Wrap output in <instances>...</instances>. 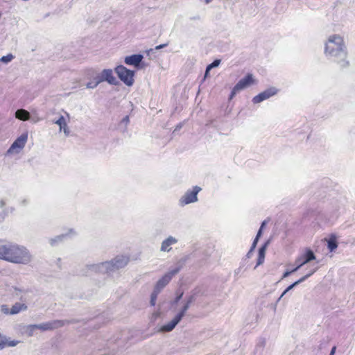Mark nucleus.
Here are the masks:
<instances>
[{
    "mask_svg": "<svg viewBox=\"0 0 355 355\" xmlns=\"http://www.w3.org/2000/svg\"><path fill=\"white\" fill-rule=\"evenodd\" d=\"M33 257L29 250L15 243L0 245V259L16 264L27 265L33 261Z\"/></svg>",
    "mask_w": 355,
    "mask_h": 355,
    "instance_id": "obj_1",
    "label": "nucleus"
},
{
    "mask_svg": "<svg viewBox=\"0 0 355 355\" xmlns=\"http://www.w3.org/2000/svg\"><path fill=\"white\" fill-rule=\"evenodd\" d=\"M324 53L329 59L336 62L341 68L346 67L349 64L347 60L346 46L343 38L338 35L329 37L325 44Z\"/></svg>",
    "mask_w": 355,
    "mask_h": 355,
    "instance_id": "obj_2",
    "label": "nucleus"
},
{
    "mask_svg": "<svg viewBox=\"0 0 355 355\" xmlns=\"http://www.w3.org/2000/svg\"><path fill=\"white\" fill-rule=\"evenodd\" d=\"M128 261L129 258L128 257L118 255L111 261L87 266V271L85 275H91L92 273L110 274L124 268Z\"/></svg>",
    "mask_w": 355,
    "mask_h": 355,
    "instance_id": "obj_3",
    "label": "nucleus"
},
{
    "mask_svg": "<svg viewBox=\"0 0 355 355\" xmlns=\"http://www.w3.org/2000/svg\"><path fill=\"white\" fill-rule=\"evenodd\" d=\"M75 320H55L46 322L35 324L36 329L42 331H52L64 325L75 323Z\"/></svg>",
    "mask_w": 355,
    "mask_h": 355,
    "instance_id": "obj_4",
    "label": "nucleus"
},
{
    "mask_svg": "<svg viewBox=\"0 0 355 355\" xmlns=\"http://www.w3.org/2000/svg\"><path fill=\"white\" fill-rule=\"evenodd\" d=\"M119 78L127 86L134 83L135 71L130 70L123 65H119L114 69Z\"/></svg>",
    "mask_w": 355,
    "mask_h": 355,
    "instance_id": "obj_5",
    "label": "nucleus"
},
{
    "mask_svg": "<svg viewBox=\"0 0 355 355\" xmlns=\"http://www.w3.org/2000/svg\"><path fill=\"white\" fill-rule=\"evenodd\" d=\"M28 140V133L25 132L21 134L17 137L15 141L12 144L10 147L7 150V155H13L19 153L25 146Z\"/></svg>",
    "mask_w": 355,
    "mask_h": 355,
    "instance_id": "obj_6",
    "label": "nucleus"
},
{
    "mask_svg": "<svg viewBox=\"0 0 355 355\" xmlns=\"http://www.w3.org/2000/svg\"><path fill=\"white\" fill-rule=\"evenodd\" d=\"M201 191L198 186L193 187L192 190H188L180 199V204L182 206L198 201V193Z\"/></svg>",
    "mask_w": 355,
    "mask_h": 355,
    "instance_id": "obj_7",
    "label": "nucleus"
},
{
    "mask_svg": "<svg viewBox=\"0 0 355 355\" xmlns=\"http://www.w3.org/2000/svg\"><path fill=\"white\" fill-rule=\"evenodd\" d=\"M182 268V266L177 267L176 268L171 270L166 273L161 279H159L155 286V288L159 292L171 282L172 277L179 272Z\"/></svg>",
    "mask_w": 355,
    "mask_h": 355,
    "instance_id": "obj_8",
    "label": "nucleus"
},
{
    "mask_svg": "<svg viewBox=\"0 0 355 355\" xmlns=\"http://www.w3.org/2000/svg\"><path fill=\"white\" fill-rule=\"evenodd\" d=\"M278 91V89H277L276 87H271L253 97L252 102L254 104L259 103L276 95Z\"/></svg>",
    "mask_w": 355,
    "mask_h": 355,
    "instance_id": "obj_9",
    "label": "nucleus"
},
{
    "mask_svg": "<svg viewBox=\"0 0 355 355\" xmlns=\"http://www.w3.org/2000/svg\"><path fill=\"white\" fill-rule=\"evenodd\" d=\"M315 255L311 250L306 249L305 252L296 259L295 264L302 267L310 261L315 260Z\"/></svg>",
    "mask_w": 355,
    "mask_h": 355,
    "instance_id": "obj_10",
    "label": "nucleus"
},
{
    "mask_svg": "<svg viewBox=\"0 0 355 355\" xmlns=\"http://www.w3.org/2000/svg\"><path fill=\"white\" fill-rule=\"evenodd\" d=\"M144 58L141 54H133L125 58L124 62L128 65H132L136 68H140V64Z\"/></svg>",
    "mask_w": 355,
    "mask_h": 355,
    "instance_id": "obj_11",
    "label": "nucleus"
},
{
    "mask_svg": "<svg viewBox=\"0 0 355 355\" xmlns=\"http://www.w3.org/2000/svg\"><path fill=\"white\" fill-rule=\"evenodd\" d=\"M254 83L253 76L251 73L247 74L243 78L241 79L236 85V89L241 91Z\"/></svg>",
    "mask_w": 355,
    "mask_h": 355,
    "instance_id": "obj_12",
    "label": "nucleus"
},
{
    "mask_svg": "<svg viewBox=\"0 0 355 355\" xmlns=\"http://www.w3.org/2000/svg\"><path fill=\"white\" fill-rule=\"evenodd\" d=\"M20 343L19 340H11L10 338L5 335L0 334V349L6 347H12L17 346Z\"/></svg>",
    "mask_w": 355,
    "mask_h": 355,
    "instance_id": "obj_13",
    "label": "nucleus"
},
{
    "mask_svg": "<svg viewBox=\"0 0 355 355\" xmlns=\"http://www.w3.org/2000/svg\"><path fill=\"white\" fill-rule=\"evenodd\" d=\"M178 243V239L172 236H169L164 240L161 244L160 251L169 252L171 250V245Z\"/></svg>",
    "mask_w": 355,
    "mask_h": 355,
    "instance_id": "obj_14",
    "label": "nucleus"
},
{
    "mask_svg": "<svg viewBox=\"0 0 355 355\" xmlns=\"http://www.w3.org/2000/svg\"><path fill=\"white\" fill-rule=\"evenodd\" d=\"M103 79L105 81L107 82L110 85H116L119 82L117 81L116 78L113 75V71L110 69H103L101 71Z\"/></svg>",
    "mask_w": 355,
    "mask_h": 355,
    "instance_id": "obj_15",
    "label": "nucleus"
},
{
    "mask_svg": "<svg viewBox=\"0 0 355 355\" xmlns=\"http://www.w3.org/2000/svg\"><path fill=\"white\" fill-rule=\"evenodd\" d=\"M36 329L35 324H20L19 330L22 335L28 337H31L34 335V331Z\"/></svg>",
    "mask_w": 355,
    "mask_h": 355,
    "instance_id": "obj_16",
    "label": "nucleus"
},
{
    "mask_svg": "<svg viewBox=\"0 0 355 355\" xmlns=\"http://www.w3.org/2000/svg\"><path fill=\"white\" fill-rule=\"evenodd\" d=\"M180 321L181 320L180 318H178L177 316H175L171 321L163 325L161 327L160 331L164 332L171 331Z\"/></svg>",
    "mask_w": 355,
    "mask_h": 355,
    "instance_id": "obj_17",
    "label": "nucleus"
},
{
    "mask_svg": "<svg viewBox=\"0 0 355 355\" xmlns=\"http://www.w3.org/2000/svg\"><path fill=\"white\" fill-rule=\"evenodd\" d=\"M270 241H267L259 249V254L257 262V266L261 265L264 262L266 251L268 245H269Z\"/></svg>",
    "mask_w": 355,
    "mask_h": 355,
    "instance_id": "obj_18",
    "label": "nucleus"
},
{
    "mask_svg": "<svg viewBox=\"0 0 355 355\" xmlns=\"http://www.w3.org/2000/svg\"><path fill=\"white\" fill-rule=\"evenodd\" d=\"M28 309V306L25 303L16 302L10 309V314L16 315L21 311Z\"/></svg>",
    "mask_w": 355,
    "mask_h": 355,
    "instance_id": "obj_19",
    "label": "nucleus"
},
{
    "mask_svg": "<svg viewBox=\"0 0 355 355\" xmlns=\"http://www.w3.org/2000/svg\"><path fill=\"white\" fill-rule=\"evenodd\" d=\"M55 123L59 125L60 131L63 130L64 133L67 136L69 134V128H67V122L63 116H60V118L55 121Z\"/></svg>",
    "mask_w": 355,
    "mask_h": 355,
    "instance_id": "obj_20",
    "label": "nucleus"
},
{
    "mask_svg": "<svg viewBox=\"0 0 355 355\" xmlns=\"http://www.w3.org/2000/svg\"><path fill=\"white\" fill-rule=\"evenodd\" d=\"M69 234H76V232L73 231V230H70L68 234H62L58 236H56L54 238L50 239L49 242L51 245L54 246L59 242H61L64 238L68 236Z\"/></svg>",
    "mask_w": 355,
    "mask_h": 355,
    "instance_id": "obj_21",
    "label": "nucleus"
},
{
    "mask_svg": "<svg viewBox=\"0 0 355 355\" xmlns=\"http://www.w3.org/2000/svg\"><path fill=\"white\" fill-rule=\"evenodd\" d=\"M15 117L21 121H27L30 119V113L24 109H19L15 112Z\"/></svg>",
    "mask_w": 355,
    "mask_h": 355,
    "instance_id": "obj_22",
    "label": "nucleus"
},
{
    "mask_svg": "<svg viewBox=\"0 0 355 355\" xmlns=\"http://www.w3.org/2000/svg\"><path fill=\"white\" fill-rule=\"evenodd\" d=\"M327 241V248L330 252L334 251L338 248V243L336 236H331Z\"/></svg>",
    "mask_w": 355,
    "mask_h": 355,
    "instance_id": "obj_23",
    "label": "nucleus"
},
{
    "mask_svg": "<svg viewBox=\"0 0 355 355\" xmlns=\"http://www.w3.org/2000/svg\"><path fill=\"white\" fill-rule=\"evenodd\" d=\"M189 307H190V305L189 304H187V302H185V304L182 306V309L180 311V312L175 316H177L178 318L182 320V318L185 315L186 312L189 309Z\"/></svg>",
    "mask_w": 355,
    "mask_h": 355,
    "instance_id": "obj_24",
    "label": "nucleus"
},
{
    "mask_svg": "<svg viewBox=\"0 0 355 355\" xmlns=\"http://www.w3.org/2000/svg\"><path fill=\"white\" fill-rule=\"evenodd\" d=\"M220 63V60L216 59V60H214L211 64H209L207 66V71H210L213 68L218 67Z\"/></svg>",
    "mask_w": 355,
    "mask_h": 355,
    "instance_id": "obj_25",
    "label": "nucleus"
},
{
    "mask_svg": "<svg viewBox=\"0 0 355 355\" xmlns=\"http://www.w3.org/2000/svg\"><path fill=\"white\" fill-rule=\"evenodd\" d=\"M14 58V56L12 54H8L7 55L2 56L0 58V61L4 62V63H8L12 60Z\"/></svg>",
    "mask_w": 355,
    "mask_h": 355,
    "instance_id": "obj_26",
    "label": "nucleus"
},
{
    "mask_svg": "<svg viewBox=\"0 0 355 355\" xmlns=\"http://www.w3.org/2000/svg\"><path fill=\"white\" fill-rule=\"evenodd\" d=\"M94 80L95 85L96 86H98V85L100 84L101 83L104 82L105 80L103 79V76L102 73H101L99 75L96 76L94 78Z\"/></svg>",
    "mask_w": 355,
    "mask_h": 355,
    "instance_id": "obj_27",
    "label": "nucleus"
},
{
    "mask_svg": "<svg viewBox=\"0 0 355 355\" xmlns=\"http://www.w3.org/2000/svg\"><path fill=\"white\" fill-rule=\"evenodd\" d=\"M1 311L5 314H10V309H9L8 305L3 304L1 306Z\"/></svg>",
    "mask_w": 355,
    "mask_h": 355,
    "instance_id": "obj_28",
    "label": "nucleus"
},
{
    "mask_svg": "<svg viewBox=\"0 0 355 355\" xmlns=\"http://www.w3.org/2000/svg\"><path fill=\"white\" fill-rule=\"evenodd\" d=\"M256 246H257V244H256V243H252V246H251V248H250V250L248 251V253H247V254H246V257H247L248 258H250V257H252V254H253V252H254V249H255Z\"/></svg>",
    "mask_w": 355,
    "mask_h": 355,
    "instance_id": "obj_29",
    "label": "nucleus"
},
{
    "mask_svg": "<svg viewBox=\"0 0 355 355\" xmlns=\"http://www.w3.org/2000/svg\"><path fill=\"white\" fill-rule=\"evenodd\" d=\"M196 300V293H193L190 296H189L187 299L186 302L191 305Z\"/></svg>",
    "mask_w": 355,
    "mask_h": 355,
    "instance_id": "obj_30",
    "label": "nucleus"
},
{
    "mask_svg": "<svg viewBox=\"0 0 355 355\" xmlns=\"http://www.w3.org/2000/svg\"><path fill=\"white\" fill-rule=\"evenodd\" d=\"M262 232H263V229H262V227H260L259 231H258V232H257V236H256L255 239L253 241L254 243L257 244V242H258L259 238L261 237V236L262 234Z\"/></svg>",
    "mask_w": 355,
    "mask_h": 355,
    "instance_id": "obj_31",
    "label": "nucleus"
},
{
    "mask_svg": "<svg viewBox=\"0 0 355 355\" xmlns=\"http://www.w3.org/2000/svg\"><path fill=\"white\" fill-rule=\"evenodd\" d=\"M309 277H311V274H306V275L303 276L302 277H301L295 282L297 284V285H299L300 284L302 283L306 279H307Z\"/></svg>",
    "mask_w": 355,
    "mask_h": 355,
    "instance_id": "obj_32",
    "label": "nucleus"
},
{
    "mask_svg": "<svg viewBox=\"0 0 355 355\" xmlns=\"http://www.w3.org/2000/svg\"><path fill=\"white\" fill-rule=\"evenodd\" d=\"M240 91L239 89H236V87L234 86L233 87V89H232V92L230 93V99H232L234 98V96L238 93Z\"/></svg>",
    "mask_w": 355,
    "mask_h": 355,
    "instance_id": "obj_33",
    "label": "nucleus"
},
{
    "mask_svg": "<svg viewBox=\"0 0 355 355\" xmlns=\"http://www.w3.org/2000/svg\"><path fill=\"white\" fill-rule=\"evenodd\" d=\"M160 292L154 288L153 293H151L150 297L157 300V295Z\"/></svg>",
    "mask_w": 355,
    "mask_h": 355,
    "instance_id": "obj_34",
    "label": "nucleus"
},
{
    "mask_svg": "<svg viewBox=\"0 0 355 355\" xmlns=\"http://www.w3.org/2000/svg\"><path fill=\"white\" fill-rule=\"evenodd\" d=\"M97 86L95 85L94 80L92 82H89L86 85V87L88 89H94Z\"/></svg>",
    "mask_w": 355,
    "mask_h": 355,
    "instance_id": "obj_35",
    "label": "nucleus"
},
{
    "mask_svg": "<svg viewBox=\"0 0 355 355\" xmlns=\"http://www.w3.org/2000/svg\"><path fill=\"white\" fill-rule=\"evenodd\" d=\"M183 294H184L183 292H181L179 294H178L174 300L173 303L177 304L180 300V299L182 297Z\"/></svg>",
    "mask_w": 355,
    "mask_h": 355,
    "instance_id": "obj_36",
    "label": "nucleus"
},
{
    "mask_svg": "<svg viewBox=\"0 0 355 355\" xmlns=\"http://www.w3.org/2000/svg\"><path fill=\"white\" fill-rule=\"evenodd\" d=\"M130 122V119H129V116H125L122 120H121V123H124L125 125L126 126L128 123Z\"/></svg>",
    "mask_w": 355,
    "mask_h": 355,
    "instance_id": "obj_37",
    "label": "nucleus"
},
{
    "mask_svg": "<svg viewBox=\"0 0 355 355\" xmlns=\"http://www.w3.org/2000/svg\"><path fill=\"white\" fill-rule=\"evenodd\" d=\"M297 285V284L295 282L293 283L292 284H291L290 286H288L286 288V292H288L289 291L292 290L293 288H295Z\"/></svg>",
    "mask_w": 355,
    "mask_h": 355,
    "instance_id": "obj_38",
    "label": "nucleus"
},
{
    "mask_svg": "<svg viewBox=\"0 0 355 355\" xmlns=\"http://www.w3.org/2000/svg\"><path fill=\"white\" fill-rule=\"evenodd\" d=\"M291 274H292L291 270H286V271L283 274V276H282V279H284V278H286V277H288Z\"/></svg>",
    "mask_w": 355,
    "mask_h": 355,
    "instance_id": "obj_39",
    "label": "nucleus"
},
{
    "mask_svg": "<svg viewBox=\"0 0 355 355\" xmlns=\"http://www.w3.org/2000/svg\"><path fill=\"white\" fill-rule=\"evenodd\" d=\"M318 269V266H315V268L310 270V272L308 274H311V276L313 275Z\"/></svg>",
    "mask_w": 355,
    "mask_h": 355,
    "instance_id": "obj_40",
    "label": "nucleus"
},
{
    "mask_svg": "<svg viewBox=\"0 0 355 355\" xmlns=\"http://www.w3.org/2000/svg\"><path fill=\"white\" fill-rule=\"evenodd\" d=\"M167 45H168V44H167V43H166V44H160V45H158V46H157L155 47V49H156V50L161 49H162V48H164V47L166 46Z\"/></svg>",
    "mask_w": 355,
    "mask_h": 355,
    "instance_id": "obj_41",
    "label": "nucleus"
},
{
    "mask_svg": "<svg viewBox=\"0 0 355 355\" xmlns=\"http://www.w3.org/2000/svg\"><path fill=\"white\" fill-rule=\"evenodd\" d=\"M300 268H301V267H300V266H299V265H298V264H296V267H295V268H294L293 270H291V273H293V272H295L297 271Z\"/></svg>",
    "mask_w": 355,
    "mask_h": 355,
    "instance_id": "obj_42",
    "label": "nucleus"
},
{
    "mask_svg": "<svg viewBox=\"0 0 355 355\" xmlns=\"http://www.w3.org/2000/svg\"><path fill=\"white\" fill-rule=\"evenodd\" d=\"M336 347L334 346L331 348V350L329 353V355H334L335 352H336Z\"/></svg>",
    "mask_w": 355,
    "mask_h": 355,
    "instance_id": "obj_43",
    "label": "nucleus"
},
{
    "mask_svg": "<svg viewBox=\"0 0 355 355\" xmlns=\"http://www.w3.org/2000/svg\"><path fill=\"white\" fill-rule=\"evenodd\" d=\"M6 205V202L4 200H0V208H2Z\"/></svg>",
    "mask_w": 355,
    "mask_h": 355,
    "instance_id": "obj_44",
    "label": "nucleus"
},
{
    "mask_svg": "<svg viewBox=\"0 0 355 355\" xmlns=\"http://www.w3.org/2000/svg\"><path fill=\"white\" fill-rule=\"evenodd\" d=\"M150 304H151L152 306H155V303H156V300L153 299V298H151V297H150Z\"/></svg>",
    "mask_w": 355,
    "mask_h": 355,
    "instance_id": "obj_45",
    "label": "nucleus"
},
{
    "mask_svg": "<svg viewBox=\"0 0 355 355\" xmlns=\"http://www.w3.org/2000/svg\"><path fill=\"white\" fill-rule=\"evenodd\" d=\"M27 203H28V201H27V200H26V199L23 200L21 202V205L22 206H25V205H27Z\"/></svg>",
    "mask_w": 355,
    "mask_h": 355,
    "instance_id": "obj_46",
    "label": "nucleus"
},
{
    "mask_svg": "<svg viewBox=\"0 0 355 355\" xmlns=\"http://www.w3.org/2000/svg\"><path fill=\"white\" fill-rule=\"evenodd\" d=\"M209 73V71H207V67H206L205 73V78L208 76Z\"/></svg>",
    "mask_w": 355,
    "mask_h": 355,
    "instance_id": "obj_47",
    "label": "nucleus"
},
{
    "mask_svg": "<svg viewBox=\"0 0 355 355\" xmlns=\"http://www.w3.org/2000/svg\"><path fill=\"white\" fill-rule=\"evenodd\" d=\"M266 224V220L263 221L260 227H262V229H263V227H265Z\"/></svg>",
    "mask_w": 355,
    "mask_h": 355,
    "instance_id": "obj_48",
    "label": "nucleus"
},
{
    "mask_svg": "<svg viewBox=\"0 0 355 355\" xmlns=\"http://www.w3.org/2000/svg\"><path fill=\"white\" fill-rule=\"evenodd\" d=\"M288 292H286V289L284 291V292L280 295V298H282Z\"/></svg>",
    "mask_w": 355,
    "mask_h": 355,
    "instance_id": "obj_49",
    "label": "nucleus"
},
{
    "mask_svg": "<svg viewBox=\"0 0 355 355\" xmlns=\"http://www.w3.org/2000/svg\"><path fill=\"white\" fill-rule=\"evenodd\" d=\"M212 0H205V3H209Z\"/></svg>",
    "mask_w": 355,
    "mask_h": 355,
    "instance_id": "obj_50",
    "label": "nucleus"
},
{
    "mask_svg": "<svg viewBox=\"0 0 355 355\" xmlns=\"http://www.w3.org/2000/svg\"><path fill=\"white\" fill-rule=\"evenodd\" d=\"M277 303H275V304H274V306H273V309H274V311H275V310H276V309H277Z\"/></svg>",
    "mask_w": 355,
    "mask_h": 355,
    "instance_id": "obj_51",
    "label": "nucleus"
},
{
    "mask_svg": "<svg viewBox=\"0 0 355 355\" xmlns=\"http://www.w3.org/2000/svg\"><path fill=\"white\" fill-rule=\"evenodd\" d=\"M180 128H181V125H178V126L176 127L175 130H178V129H180Z\"/></svg>",
    "mask_w": 355,
    "mask_h": 355,
    "instance_id": "obj_52",
    "label": "nucleus"
},
{
    "mask_svg": "<svg viewBox=\"0 0 355 355\" xmlns=\"http://www.w3.org/2000/svg\"><path fill=\"white\" fill-rule=\"evenodd\" d=\"M200 17L198 16L193 17V19H199Z\"/></svg>",
    "mask_w": 355,
    "mask_h": 355,
    "instance_id": "obj_53",
    "label": "nucleus"
},
{
    "mask_svg": "<svg viewBox=\"0 0 355 355\" xmlns=\"http://www.w3.org/2000/svg\"><path fill=\"white\" fill-rule=\"evenodd\" d=\"M281 299H282V298H280V297H279L277 299V300L276 303L277 304V303L280 301V300H281Z\"/></svg>",
    "mask_w": 355,
    "mask_h": 355,
    "instance_id": "obj_54",
    "label": "nucleus"
}]
</instances>
